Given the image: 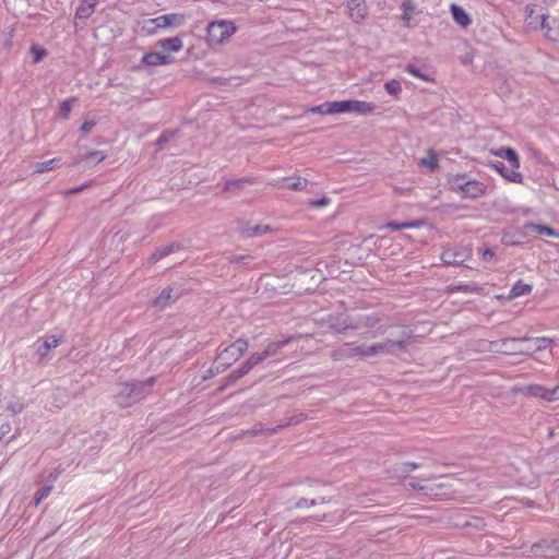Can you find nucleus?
Segmentation results:
<instances>
[{
	"mask_svg": "<svg viewBox=\"0 0 559 559\" xmlns=\"http://www.w3.org/2000/svg\"><path fill=\"white\" fill-rule=\"evenodd\" d=\"M492 154L498 157L507 159L514 169L520 168V158L518 153L513 148L500 147L496 151H492Z\"/></svg>",
	"mask_w": 559,
	"mask_h": 559,
	"instance_id": "obj_18",
	"label": "nucleus"
},
{
	"mask_svg": "<svg viewBox=\"0 0 559 559\" xmlns=\"http://www.w3.org/2000/svg\"><path fill=\"white\" fill-rule=\"evenodd\" d=\"M83 186L82 187H78V188H74V189H71L67 192V194H73V193H76V192H80L83 190Z\"/></svg>",
	"mask_w": 559,
	"mask_h": 559,
	"instance_id": "obj_45",
	"label": "nucleus"
},
{
	"mask_svg": "<svg viewBox=\"0 0 559 559\" xmlns=\"http://www.w3.org/2000/svg\"><path fill=\"white\" fill-rule=\"evenodd\" d=\"M532 292V286L523 282H516L510 290L509 298L515 299L520 296L528 295Z\"/></svg>",
	"mask_w": 559,
	"mask_h": 559,
	"instance_id": "obj_23",
	"label": "nucleus"
},
{
	"mask_svg": "<svg viewBox=\"0 0 559 559\" xmlns=\"http://www.w3.org/2000/svg\"><path fill=\"white\" fill-rule=\"evenodd\" d=\"M31 51L34 55V62H39L46 55L45 49L35 46L32 47Z\"/></svg>",
	"mask_w": 559,
	"mask_h": 559,
	"instance_id": "obj_41",
	"label": "nucleus"
},
{
	"mask_svg": "<svg viewBox=\"0 0 559 559\" xmlns=\"http://www.w3.org/2000/svg\"><path fill=\"white\" fill-rule=\"evenodd\" d=\"M188 16L185 13H169L144 22L143 29L147 34H154L157 28H177L182 26Z\"/></svg>",
	"mask_w": 559,
	"mask_h": 559,
	"instance_id": "obj_6",
	"label": "nucleus"
},
{
	"mask_svg": "<svg viewBox=\"0 0 559 559\" xmlns=\"http://www.w3.org/2000/svg\"><path fill=\"white\" fill-rule=\"evenodd\" d=\"M237 27L230 20H217L207 24L205 40L209 46H219L228 41Z\"/></svg>",
	"mask_w": 559,
	"mask_h": 559,
	"instance_id": "obj_3",
	"label": "nucleus"
},
{
	"mask_svg": "<svg viewBox=\"0 0 559 559\" xmlns=\"http://www.w3.org/2000/svg\"><path fill=\"white\" fill-rule=\"evenodd\" d=\"M471 257V250L466 248H449L441 253V260L445 264L459 265Z\"/></svg>",
	"mask_w": 559,
	"mask_h": 559,
	"instance_id": "obj_10",
	"label": "nucleus"
},
{
	"mask_svg": "<svg viewBox=\"0 0 559 559\" xmlns=\"http://www.w3.org/2000/svg\"><path fill=\"white\" fill-rule=\"evenodd\" d=\"M96 123H97V121L94 118L93 119H86L81 124L80 130H81V132L83 134H87V133H90L92 131V129L96 126Z\"/></svg>",
	"mask_w": 559,
	"mask_h": 559,
	"instance_id": "obj_38",
	"label": "nucleus"
},
{
	"mask_svg": "<svg viewBox=\"0 0 559 559\" xmlns=\"http://www.w3.org/2000/svg\"><path fill=\"white\" fill-rule=\"evenodd\" d=\"M44 489L49 490L51 489V486H46Z\"/></svg>",
	"mask_w": 559,
	"mask_h": 559,
	"instance_id": "obj_49",
	"label": "nucleus"
},
{
	"mask_svg": "<svg viewBox=\"0 0 559 559\" xmlns=\"http://www.w3.org/2000/svg\"><path fill=\"white\" fill-rule=\"evenodd\" d=\"M25 408V404L21 399L17 397H11L5 402V412L10 413L11 415H17L22 413Z\"/></svg>",
	"mask_w": 559,
	"mask_h": 559,
	"instance_id": "obj_22",
	"label": "nucleus"
},
{
	"mask_svg": "<svg viewBox=\"0 0 559 559\" xmlns=\"http://www.w3.org/2000/svg\"><path fill=\"white\" fill-rule=\"evenodd\" d=\"M403 349L402 341H385L371 346L366 347L362 354L366 356H373L378 354H393L397 350Z\"/></svg>",
	"mask_w": 559,
	"mask_h": 559,
	"instance_id": "obj_9",
	"label": "nucleus"
},
{
	"mask_svg": "<svg viewBox=\"0 0 559 559\" xmlns=\"http://www.w3.org/2000/svg\"><path fill=\"white\" fill-rule=\"evenodd\" d=\"M96 4L97 0H81L75 13V24H78L79 20H87L95 11Z\"/></svg>",
	"mask_w": 559,
	"mask_h": 559,
	"instance_id": "obj_17",
	"label": "nucleus"
},
{
	"mask_svg": "<svg viewBox=\"0 0 559 559\" xmlns=\"http://www.w3.org/2000/svg\"><path fill=\"white\" fill-rule=\"evenodd\" d=\"M157 46L162 49L163 55L171 56L183 48V40L179 36L163 38L157 41Z\"/></svg>",
	"mask_w": 559,
	"mask_h": 559,
	"instance_id": "obj_11",
	"label": "nucleus"
},
{
	"mask_svg": "<svg viewBox=\"0 0 559 559\" xmlns=\"http://www.w3.org/2000/svg\"><path fill=\"white\" fill-rule=\"evenodd\" d=\"M286 187L292 190H304L307 187V180L301 177H296L292 179V181L288 182Z\"/></svg>",
	"mask_w": 559,
	"mask_h": 559,
	"instance_id": "obj_35",
	"label": "nucleus"
},
{
	"mask_svg": "<svg viewBox=\"0 0 559 559\" xmlns=\"http://www.w3.org/2000/svg\"><path fill=\"white\" fill-rule=\"evenodd\" d=\"M403 466V472H409V471H415L419 467V464L417 463H413V462H407V463H403L402 464Z\"/></svg>",
	"mask_w": 559,
	"mask_h": 559,
	"instance_id": "obj_42",
	"label": "nucleus"
},
{
	"mask_svg": "<svg viewBox=\"0 0 559 559\" xmlns=\"http://www.w3.org/2000/svg\"><path fill=\"white\" fill-rule=\"evenodd\" d=\"M329 203V198L322 197L320 199L309 201L308 204L312 207H325Z\"/></svg>",
	"mask_w": 559,
	"mask_h": 559,
	"instance_id": "obj_40",
	"label": "nucleus"
},
{
	"mask_svg": "<svg viewBox=\"0 0 559 559\" xmlns=\"http://www.w3.org/2000/svg\"><path fill=\"white\" fill-rule=\"evenodd\" d=\"M405 71L409 73L411 75L418 78L425 82H430L431 78L428 74L423 73L418 68L414 67L413 64H407L405 67Z\"/></svg>",
	"mask_w": 559,
	"mask_h": 559,
	"instance_id": "obj_33",
	"label": "nucleus"
},
{
	"mask_svg": "<svg viewBox=\"0 0 559 559\" xmlns=\"http://www.w3.org/2000/svg\"><path fill=\"white\" fill-rule=\"evenodd\" d=\"M330 111L337 114H356L359 116H372L377 111V105L372 102L346 99L332 102Z\"/></svg>",
	"mask_w": 559,
	"mask_h": 559,
	"instance_id": "obj_4",
	"label": "nucleus"
},
{
	"mask_svg": "<svg viewBox=\"0 0 559 559\" xmlns=\"http://www.w3.org/2000/svg\"><path fill=\"white\" fill-rule=\"evenodd\" d=\"M302 420V417L300 416L298 419L294 420L295 424L300 423Z\"/></svg>",
	"mask_w": 559,
	"mask_h": 559,
	"instance_id": "obj_47",
	"label": "nucleus"
},
{
	"mask_svg": "<svg viewBox=\"0 0 559 559\" xmlns=\"http://www.w3.org/2000/svg\"><path fill=\"white\" fill-rule=\"evenodd\" d=\"M331 106L332 102H328L319 106L310 107L306 111L311 114L334 115V111H330Z\"/></svg>",
	"mask_w": 559,
	"mask_h": 559,
	"instance_id": "obj_29",
	"label": "nucleus"
},
{
	"mask_svg": "<svg viewBox=\"0 0 559 559\" xmlns=\"http://www.w3.org/2000/svg\"><path fill=\"white\" fill-rule=\"evenodd\" d=\"M450 11L453 20L461 26L466 27L471 24V17L467 12L457 4H451Z\"/></svg>",
	"mask_w": 559,
	"mask_h": 559,
	"instance_id": "obj_20",
	"label": "nucleus"
},
{
	"mask_svg": "<svg viewBox=\"0 0 559 559\" xmlns=\"http://www.w3.org/2000/svg\"><path fill=\"white\" fill-rule=\"evenodd\" d=\"M384 90L389 95L399 97L402 93V84L399 80H390L384 84Z\"/></svg>",
	"mask_w": 559,
	"mask_h": 559,
	"instance_id": "obj_26",
	"label": "nucleus"
},
{
	"mask_svg": "<svg viewBox=\"0 0 559 559\" xmlns=\"http://www.w3.org/2000/svg\"><path fill=\"white\" fill-rule=\"evenodd\" d=\"M175 59L171 56L163 55L162 52H147L142 57V62L146 66H168L171 64Z\"/></svg>",
	"mask_w": 559,
	"mask_h": 559,
	"instance_id": "obj_13",
	"label": "nucleus"
},
{
	"mask_svg": "<svg viewBox=\"0 0 559 559\" xmlns=\"http://www.w3.org/2000/svg\"><path fill=\"white\" fill-rule=\"evenodd\" d=\"M44 497H45V495H41V497L36 500V503H39L40 499L44 498Z\"/></svg>",
	"mask_w": 559,
	"mask_h": 559,
	"instance_id": "obj_48",
	"label": "nucleus"
},
{
	"mask_svg": "<svg viewBox=\"0 0 559 559\" xmlns=\"http://www.w3.org/2000/svg\"><path fill=\"white\" fill-rule=\"evenodd\" d=\"M107 157V154L103 151H92L84 156H82L81 160L98 164L103 162Z\"/></svg>",
	"mask_w": 559,
	"mask_h": 559,
	"instance_id": "obj_27",
	"label": "nucleus"
},
{
	"mask_svg": "<svg viewBox=\"0 0 559 559\" xmlns=\"http://www.w3.org/2000/svg\"><path fill=\"white\" fill-rule=\"evenodd\" d=\"M248 182L246 179H236V180H228L224 183V190L225 191H233L242 188V186Z\"/></svg>",
	"mask_w": 559,
	"mask_h": 559,
	"instance_id": "obj_36",
	"label": "nucleus"
},
{
	"mask_svg": "<svg viewBox=\"0 0 559 559\" xmlns=\"http://www.w3.org/2000/svg\"><path fill=\"white\" fill-rule=\"evenodd\" d=\"M421 225L420 222H406V223H389L386 224V228L391 229V230H401V229H404V228H414V227H419Z\"/></svg>",
	"mask_w": 559,
	"mask_h": 559,
	"instance_id": "obj_32",
	"label": "nucleus"
},
{
	"mask_svg": "<svg viewBox=\"0 0 559 559\" xmlns=\"http://www.w3.org/2000/svg\"><path fill=\"white\" fill-rule=\"evenodd\" d=\"M548 15H542V28L545 29V36L554 41H559V23L557 21H548Z\"/></svg>",
	"mask_w": 559,
	"mask_h": 559,
	"instance_id": "obj_15",
	"label": "nucleus"
},
{
	"mask_svg": "<svg viewBox=\"0 0 559 559\" xmlns=\"http://www.w3.org/2000/svg\"><path fill=\"white\" fill-rule=\"evenodd\" d=\"M59 158H52V159H49V160H45V162H38V163H35L34 164V171L37 173V174H43V173H46V171H50L52 170L56 165L59 163Z\"/></svg>",
	"mask_w": 559,
	"mask_h": 559,
	"instance_id": "obj_25",
	"label": "nucleus"
},
{
	"mask_svg": "<svg viewBox=\"0 0 559 559\" xmlns=\"http://www.w3.org/2000/svg\"><path fill=\"white\" fill-rule=\"evenodd\" d=\"M174 248H175V247H174L173 245H171V246L164 247V248H162V249L157 250V251L152 255V258H153L154 260H158V259H160L162 257L167 255V254H169L170 252H173Z\"/></svg>",
	"mask_w": 559,
	"mask_h": 559,
	"instance_id": "obj_39",
	"label": "nucleus"
},
{
	"mask_svg": "<svg viewBox=\"0 0 559 559\" xmlns=\"http://www.w3.org/2000/svg\"><path fill=\"white\" fill-rule=\"evenodd\" d=\"M266 357V355L264 354V352L260 353V354H253L251 355V357L249 358V360L247 361L246 364V370L243 372H247L249 369H251L253 366L260 364L261 361H263Z\"/></svg>",
	"mask_w": 559,
	"mask_h": 559,
	"instance_id": "obj_34",
	"label": "nucleus"
},
{
	"mask_svg": "<svg viewBox=\"0 0 559 559\" xmlns=\"http://www.w3.org/2000/svg\"><path fill=\"white\" fill-rule=\"evenodd\" d=\"M508 343H520V348H506L501 349L503 354H531L536 350L545 349L549 346L551 341L547 337H521V338H504L503 345Z\"/></svg>",
	"mask_w": 559,
	"mask_h": 559,
	"instance_id": "obj_5",
	"label": "nucleus"
},
{
	"mask_svg": "<svg viewBox=\"0 0 559 559\" xmlns=\"http://www.w3.org/2000/svg\"><path fill=\"white\" fill-rule=\"evenodd\" d=\"M514 392L523 395L538 397L546 402L559 401V384L552 389H547L540 384L522 385L516 386Z\"/></svg>",
	"mask_w": 559,
	"mask_h": 559,
	"instance_id": "obj_7",
	"label": "nucleus"
},
{
	"mask_svg": "<svg viewBox=\"0 0 559 559\" xmlns=\"http://www.w3.org/2000/svg\"><path fill=\"white\" fill-rule=\"evenodd\" d=\"M493 255H495V253H493V251H492V250H490V249H486V250H484V251H483V253H481L483 259H484V260H486V261L491 260V259L493 258Z\"/></svg>",
	"mask_w": 559,
	"mask_h": 559,
	"instance_id": "obj_43",
	"label": "nucleus"
},
{
	"mask_svg": "<svg viewBox=\"0 0 559 559\" xmlns=\"http://www.w3.org/2000/svg\"><path fill=\"white\" fill-rule=\"evenodd\" d=\"M526 12H527V16L531 17L532 14L534 13V7L527 5L526 7Z\"/></svg>",
	"mask_w": 559,
	"mask_h": 559,
	"instance_id": "obj_46",
	"label": "nucleus"
},
{
	"mask_svg": "<svg viewBox=\"0 0 559 559\" xmlns=\"http://www.w3.org/2000/svg\"><path fill=\"white\" fill-rule=\"evenodd\" d=\"M267 229V227H260V226H257L253 230V235H258V234H262L264 233L265 230Z\"/></svg>",
	"mask_w": 559,
	"mask_h": 559,
	"instance_id": "obj_44",
	"label": "nucleus"
},
{
	"mask_svg": "<svg viewBox=\"0 0 559 559\" xmlns=\"http://www.w3.org/2000/svg\"><path fill=\"white\" fill-rule=\"evenodd\" d=\"M401 9L403 11V13L401 15V20L403 21V23L406 26H409L411 21H412L414 14L416 13V7L412 1L407 0L401 4Z\"/></svg>",
	"mask_w": 559,
	"mask_h": 559,
	"instance_id": "obj_21",
	"label": "nucleus"
},
{
	"mask_svg": "<svg viewBox=\"0 0 559 559\" xmlns=\"http://www.w3.org/2000/svg\"><path fill=\"white\" fill-rule=\"evenodd\" d=\"M76 100V98H70L61 102L59 106V115L67 119L72 110L73 103Z\"/></svg>",
	"mask_w": 559,
	"mask_h": 559,
	"instance_id": "obj_30",
	"label": "nucleus"
},
{
	"mask_svg": "<svg viewBox=\"0 0 559 559\" xmlns=\"http://www.w3.org/2000/svg\"><path fill=\"white\" fill-rule=\"evenodd\" d=\"M173 289L166 288L164 289L158 297L154 300V305L160 308H164L168 301L171 299Z\"/></svg>",
	"mask_w": 559,
	"mask_h": 559,
	"instance_id": "obj_28",
	"label": "nucleus"
},
{
	"mask_svg": "<svg viewBox=\"0 0 559 559\" xmlns=\"http://www.w3.org/2000/svg\"><path fill=\"white\" fill-rule=\"evenodd\" d=\"M289 342V338H286L284 341H278V342H272L270 343L266 348L263 350L264 354L266 355V357H270L274 354L277 353V350L283 347L284 345H286L287 343Z\"/></svg>",
	"mask_w": 559,
	"mask_h": 559,
	"instance_id": "obj_31",
	"label": "nucleus"
},
{
	"mask_svg": "<svg viewBox=\"0 0 559 559\" xmlns=\"http://www.w3.org/2000/svg\"><path fill=\"white\" fill-rule=\"evenodd\" d=\"M248 348V343L245 340H237L230 346L226 347L218 355V362L223 365L229 364L231 360H237Z\"/></svg>",
	"mask_w": 559,
	"mask_h": 559,
	"instance_id": "obj_8",
	"label": "nucleus"
},
{
	"mask_svg": "<svg viewBox=\"0 0 559 559\" xmlns=\"http://www.w3.org/2000/svg\"><path fill=\"white\" fill-rule=\"evenodd\" d=\"M490 166L507 181L513 183L523 182V176L518 171V169H514L513 167L509 169L500 162L490 163Z\"/></svg>",
	"mask_w": 559,
	"mask_h": 559,
	"instance_id": "obj_12",
	"label": "nucleus"
},
{
	"mask_svg": "<svg viewBox=\"0 0 559 559\" xmlns=\"http://www.w3.org/2000/svg\"><path fill=\"white\" fill-rule=\"evenodd\" d=\"M60 343V340L52 335L48 336L43 341V343L37 348V355L40 359H46L49 356V352L53 348H56Z\"/></svg>",
	"mask_w": 559,
	"mask_h": 559,
	"instance_id": "obj_19",
	"label": "nucleus"
},
{
	"mask_svg": "<svg viewBox=\"0 0 559 559\" xmlns=\"http://www.w3.org/2000/svg\"><path fill=\"white\" fill-rule=\"evenodd\" d=\"M346 3H347L348 13H349L350 19L353 21H355L356 23L361 22L367 14L365 1L364 0H347Z\"/></svg>",
	"mask_w": 559,
	"mask_h": 559,
	"instance_id": "obj_14",
	"label": "nucleus"
},
{
	"mask_svg": "<svg viewBox=\"0 0 559 559\" xmlns=\"http://www.w3.org/2000/svg\"><path fill=\"white\" fill-rule=\"evenodd\" d=\"M503 341L504 340H501L500 342H493L492 343V346H493L496 352L502 353L501 349H506V348H520L521 347L520 343H508L507 345H503Z\"/></svg>",
	"mask_w": 559,
	"mask_h": 559,
	"instance_id": "obj_37",
	"label": "nucleus"
},
{
	"mask_svg": "<svg viewBox=\"0 0 559 559\" xmlns=\"http://www.w3.org/2000/svg\"><path fill=\"white\" fill-rule=\"evenodd\" d=\"M419 165L431 171L437 170L439 168L438 157L432 151H429L427 156L419 159Z\"/></svg>",
	"mask_w": 559,
	"mask_h": 559,
	"instance_id": "obj_24",
	"label": "nucleus"
},
{
	"mask_svg": "<svg viewBox=\"0 0 559 559\" xmlns=\"http://www.w3.org/2000/svg\"><path fill=\"white\" fill-rule=\"evenodd\" d=\"M153 383V378L145 381L121 383L116 394L117 404L120 407H130L139 403L150 394Z\"/></svg>",
	"mask_w": 559,
	"mask_h": 559,
	"instance_id": "obj_2",
	"label": "nucleus"
},
{
	"mask_svg": "<svg viewBox=\"0 0 559 559\" xmlns=\"http://www.w3.org/2000/svg\"><path fill=\"white\" fill-rule=\"evenodd\" d=\"M524 233L527 235L530 231H535L539 236H547L559 238V231L546 225L527 223L523 226Z\"/></svg>",
	"mask_w": 559,
	"mask_h": 559,
	"instance_id": "obj_16",
	"label": "nucleus"
},
{
	"mask_svg": "<svg viewBox=\"0 0 559 559\" xmlns=\"http://www.w3.org/2000/svg\"><path fill=\"white\" fill-rule=\"evenodd\" d=\"M449 189L463 199H479L487 192V185L469 178L466 174H453L448 176Z\"/></svg>",
	"mask_w": 559,
	"mask_h": 559,
	"instance_id": "obj_1",
	"label": "nucleus"
}]
</instances>
